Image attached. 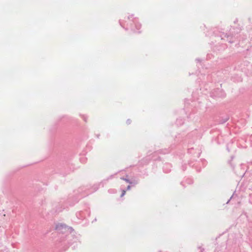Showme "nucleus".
Wrapping results in <instances>:
<instances>
[{
    "mask_svg": "<svg viewBox=\"0 0 252 252\" xmlns=\"http://www.w3.org/2000/svg\"><path fill=\"white\" fill-rule=\"evenodd\" d=\"M67 228L66 225L62 223H59L56 226V229L61 232H63L64 230H65Z\"/></svg>",
    "mask_w": 252,
    "mask_h": 252,
    "instance_id": "nucleus-1",
    "label": "nucleus"
},
{
    "mask_svg": "<svg viewBox=\"0 0 252 252\" xmlns=\"http://www.w3.org/2000/svg\"><path fill=\"white\" fill-rule=\"evenodd\" d=\"M126 190H123L122 191V194L121 195V197H123V196H124L125 195V194H126Z\"/></svg>",
    "mask_w": 252,
    "mask_h": 252,
    "instance_id": "nucleus-2",
    "label": "nucleus"
},
{
    "mask_svg": "<svg viewBox=\"0 0 252 252\" xmlns=\"http://www.w3.org/2000/svg\"><path fill=\"white\" fill-rule=\"evenodd\" d=\"M130 189V186H128L127 187V190H129V189Z\"/></svg>",
    "mask_w": 252,
    "mask_h": 252,
    "instance_id": "nucleus-3",
    "label": "nucleus"
},
{
    "mask_svg": "<svg viewBox=\"0 0 252 252\" xmlns=\"http://www.w3.org/2000/svg\"><path fill=\"white\" fill-rule=\"evenodd\" d=\"M125 180L126 182H128V183H130L129 182V181H128V180L125 179Z\"/></svg>",
    "mask_w": 252,
    "mask_h": 252,
    "instance_id": "nucleus-4",
    "label": "nucleus"
}]
</instances>
